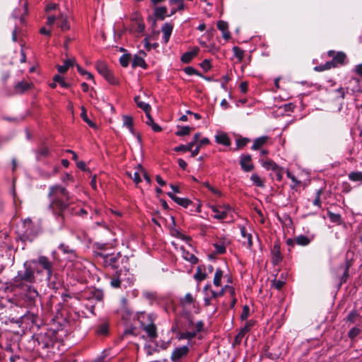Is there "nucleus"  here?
I'll return each instance as SVG.
<instances>
[{
	"instance_id": "obj_1",
	"label": "nucleus",
	"mask_w": 362,
	"mask_h": 362,
	"mask_svg": "<svg viewBox=\"0 0 362 362\" xmlns=\"http://www.w3.org/2000/svg\"><path fill=\"white\" fill-rule=\"evenodd\" d=\"M47 198L49 199V209L61 223L71 216L83 217L88 214L86 209H77L73 206L72 196L65 187L60 185L49 187Z\"/></svg>"
},
{
	"instance_id": "obj_2",
	"label": "nucleus",
	"mask_w": 362,
	"mask_h": 362,
	"mask_svg": "<svg viewBox=\"0 0 362 362\" xmlns=\"http://www.w3.org/2000/svg\"><path fill=\"white\" fill-rule=\"evenodd\" d=\"M79 296L81 300H87L88 302V303L86 305V308L91 314L95 315V305L97 303H103L105 296L103 290L95 286H90L81 291Z\"/></svg>"
},
{
	"instance_id": "obj_3",
	"label": "nucleus",
	"mask_w": 362,
	"mask_h": 362,
	"mask_svg": "<svg viewBox=\"0 0 362 362\" xmlns=\"http://www.w3.org/2000/svg\"><path fill=\"white\" fill-rule=\"evenodd\" d=\"M99 256L103 258V263L106 268H110L115 271L122 269L124 272H128L129 270V257L122 256L120 252L106 255L99 254Z\"/></svg>"
},
{
	"instance_id": "obj_4",
	"label": "nucleus",
	"mask_w": 362,
	"mask_h": 362,
	"mask_svg": "<svg viewBox=\"0 0 362 362\" xmlns=\"http://www.w3.org/2000/svg\"><path fill=\"white\" fill-rule=\"evenodd\" d=\"M201 136V133H196L192 141L189 142L187 145L181 144L178 146H176L173 148V151L175 152H191V157L194 158L198 155L200 151L201 147L204 145H207L210 144V141L208 138H203L199 140Z\"/></svg>"
},
{
	"instance_id": "obj_5",
	"label": "nucleus",
	"mask_w": 362,
	"mask_h": 362,
	"mask_svg": "<svg viewBox=\"0 0 362 362\" xmlns=\"http://www.w3.org/2000/svg\"><path fill=\"white\" fill-rule=\"evenodd\" d=\"M24 269L19 270L17 275L13 279L12 286L23 288L25 284H32L35 281V276L33 269L27 262L23 264Z\"/></svg>"
},
{
	"instance_id": "obj_6",
	"label": "nucleus",
	"mask_w": 362,
	"mask_h": 362,
	"mask_svg": "<svg viewBox=\"0 0 362 362\" xmlns=\"http://www.w3.org/2000/svg\"><path fill=\"white\" fill-rule=\"evenodd\" d=\"M22 230L18 233V240L22 243H32L37 235V231L34 223L30 218H26L23 222Z\"/></svg>"
},
{
	"instance_id": "obj_7",
	"label": "nucleus",
	"mask_w": 362,
	"mask_h": 362,
	"mask_svg": "<svg viewBox=\"0 0 362 362\" xmlns=\"http://www.w3.org/2000/svg\"><path fill=\"white\" fill-rule=\"evenodd\" d=\"M95 68L98 72L103 76L109 83L112 85H116L118 83L112 71L108 68L107 65L105 62L101 61L98 62L95 64Z\"/></svg>"
},
{
	"instance_id": "obj_8",
	"label": "nucleus",
	"mask_w": 362,
	"mask_h": 362,
	"mask_svg": "<svg viewBox=\"0 0 362 362\" xmlns=\"http://www.w3.org/2000/svg\"><path fill=\"white\" fill-rule=\"evenodd\" d=\"M144 313H141L137 316V320L140 322L141 328L145 331L148 335V337L151 339H154L158 337L157 334V327L155 324L151 322L149 324L144 323L141 318L144 317Z\"/></svg>"
},
{
	"instance_id": "obj_9",
	"label": "nucleus",
	"mask_w": 362,
	"mask_h": 362,
	"mask_svg": "<svg viewBox=\"0 0 362 362\" xmlns=\"http://www.w3.org/2000/svg\"><path fill=\"white\" fill-rule=\"evenodd\" d=\"M211 211L215 213L214 218L218 220H223L227 218L228 212L232 211V208L228 204H223L218 206H211Z\"/></svg>"
},
{
	"instance_id": "obj_10",
	"label": "nucleus",
	"mask_w": 362,
	"mask_h": 362,
	"mask_svg": "<svg viewBox=\"0 0 362 362\" xmlns=\"http://www.w3.org/2000/svg\"><path fill=\"white\" fill-rule=\"evenodd\" d=\"M168 9L167 7L163 6H156L153 9V17L149 16L148 18V21H152L153 26H156V21H164L166 17H168V14H167Z\"/></svg>"
},
{
	"instance_id": "obj_11",
	"label": "nucleus",
	"mask_w": 362,
	"mask_h": 362,
	"mask_svg": "<svg viewBox=\"0 0 362 362\" xmlns=\"http://www.w3.org/2000/svg\"><path fill=\"white\" fill-rule=\"evenodd\" d=\"M354 264V259H346V261L344 264H341L339 267V269H342L343 274L339 277L340 282L339 284V288L343 284L346 283L350 274H349V269L353 266Z\"/></svg>"
},
{
	"instance_id": "obj_12",
	"label": "nucleus",
	"mask_w": 362,
	"mask_h": 362,
	"mask_svg": "<svg viewBox=\"0 0 362 362\" xmlns=\"http://www.w3.org/2000/svg\"><path fill=\"white\" fill-rule=\"evenodd\" d=\"M241 170L245 173L251 172L255 166L252 163V156L248 153L242 154L239 161Z\"/></svg>"
},
{
	"instance_id": "obj_13",
	"label": "nucleus",
	"mask_w": 362,
	"mask_h": 362,
	"mask_svg": "<svg viewBox=\"0 0 362 362\" xmlns=\"http://www.w3.org/2000/svg\"><path fill=\"white\" fill-rule=\"evenodd\" d=\"M127 272H124L122 269L115 271L110 276V285L113 288H119L122 286V282L124 280L123 276H125Z\"/></svg>"
},
{
	"instance_id": "obj_14",
	"label": "nucleus",
	"mask_w": 362,
	"mask_h": 362,
	"mask_svg": "<svg viewBox=\"0 0 362 362\" xmlns=\"http://www.w3.org/2000/svg\"><path fill=\"white\" fill-rule=\"evenodd\" d=\"M97 336H107L110 333V324L107 320H100L94 327Z\"/></svg>"
},
{
	"instance_id": "obj_15",
	"label": "nucleus",
	"mask_w": 362,
	"mask_h": 362,
	"mask_svg": "<svg viewBox=\"0 0 362 362\" xmlns=\"http://www.w3.org/2000/svg\"><path fill=\"white\" fill-rule=\"evenodd\" d=\"M272 263L276 266L278 265L283 259V255L281 252L279 241H275L271 249Z\"/></svg>"
},
{
	"instance_id": "obj_16",
	"label": "nucleus",
	"mask_w": 362,
	"mask_h": 362,
	"mask_svg": "<svg viewBox=\"0 0 362 362\" xmlns=\"http://www.w3.org/2000/svg\"><path fill=\"white\" fill-rule=\"evenodd\" d=\"M23 322H30L32 325L40 327L42 323L41 317L32 311H27L22 317Z\"/></svg>"
},
{
	"instance_id": "obj_17",
	"label": "nucleus",
	"mask_w": 362,
	"mask_h": 362,
	"mask_svg": "<svg viewBox=\"0 0 362 362\" xmlns=\"http://www.w3.org/2000/svg\"><path fill=\"white\" fill-rule=\"evenodd\" d=\"M189 351L187 346L175 348L171 354L170 359L173 362H179L182 358L188 354Z\"/></svg>"
},
{
	"instance_id": "obj_18",
	"label": "nucleus",
	"mask_w": 362,
	"mask_h": 362,
	"mask_svg": "<svg viewBox=\"0 0 362 362\" xmlns=\"http://www.w3.org/2000/svg\"><path fill=\"white\" fill-rule=\"evenodd\" d=\"M37 341L39 345H41L42 349H49L54 346V341L52 338L45 334H39L37 337Z\"/></svg>"
},
{
	"instance_id": "obj_19",
	"label": "nucleus",
	"mask_w": 362,
	"mask_h": 362,
	"mask_svg": "<svg viewBox=\"0 0 362 362\" xmlns=\"http://www.w3.org/2000/svg\"><path fill=\"white\" fill-rule=\"evenodd\" d=\"M346 59V54L343 52L339 51L337 52L336 55L329 62L332 68H336L339 66L344 65Z\"/></svg>"
},
{
	"instance_id": "obj_20",
	"label": "nucleus",
	"mask_w": 362,
	"mask_h": 362,
	"mask_svg": "<svg viewBox=\"0 0 362 362\" xmlns=\"http://www.w3.org/2000/svg\"><path fill=\"white\" fill-rule=\"evenodd\" d=\"M168 3L170 6L177 5L175 7H173L170 10V14H168V17H170L175 15L177 12H181L185 10V5L184 3V0H168Z\"/></svg>"
},
{
	"instance_id": "obj_21",
	"label": "nucleus",
	"mask_w": 362,
	"mask_h": 362,
	"mask_svg": "<svg viewBox=\"0 0 362 362\" xmlns=\"http://www.w3.org/2000/svg\"><path fill=\"white\" fill-rule=\"evenodd\" d=\"M167 195L170 199H172V200H173L176 204L184 208H187L190 204H192L193 203L190 199L187 198L178 197L174 193L170 192H168Z\"/></svg>"
},
{
	"instance_id": "obj_22",
	"label": "nucleus",
	"mask_w": 362,
	"mask_h": 362,
	"mask_svg": "<svg viewBox=\"0 0 362 362\" xmlns=\"http://www.w3.org/2000/svg\"><path fill=\"white\" fill-rule=\"evenodd\" d=\"M38 297V292L31 286L28 287L26 293L25 294V300L28 302L29 305L35 304L37 298Z\"/></svg>"
},
{
	"instance_id": "obj_23",
	"label": "nucleus",
	"mask_w": 362,
	"mask_h": 362,
	"mask_svg": "<svg viewBox=\"0 0 362 362\" xmlns=\"http://www.w3.org/2000/svg\"><path fill=\"white\" fill-rule=\"evenodd\" d=\"M33 262L39 264L46 272H50V269L54 267L53 262H51L47 257L44 255L39 256L36 262L33 261Z\"/></svg>"
},
{
	"instance_id": "obj_24",
	"label": "nucleus",
	"mask_w": 362,
	"mask_h": 362,
	"mask_svg": "<svg viewBox=\"0 0 362 362\" xmlns=\"http://www.w3.org/2000/svg\"><path fill=\"white\" fill-rule=\"evenodd\" d=\"M264 356L272 360H276L281 356V352L274 349H271V346L267 344L264 348Z\"/></svg>"
},
{
	"instance_id": "obj_25",
	"label": "nucleus",
	"mask_w": 362,
	"mask_h": 362,
	"mask_svg": "<svg viewBox=\"0 0 362 362\" xmlns=\"http://www.w3.org/2000/svg\"><path fill=\"white\" fill-rule=\"evenodd\" d=\"M199 51V48L198 47H194L192 51L185 52L180 60L184 64H189L195 57Z\"/></svg>"
},
{
	"instance_id": "obj_26",
	"label": "nucleus",
	"mask_w": 362,
	"mask_h": 362,
	"mask_svg": "<svg viewBox=\"0 0 362 362\" xmlns=\"http://www.w3.org/2000/svg\"><path fill=\"white\" fill-rule=\"evenodd\" d=\"M37 160H41L42 158H47L49 154V148L48 146L42 144L35 151Z\"/></svg>"
},
{
	"instance_id": "obj_27",
	"label": "nucleus",
	"mask_w": 362,
	"mask_h": 362,
	"mask_svg": "<svg viewBox=\"0 0 362 362\" xmlns=\"http://www.w3.org/2000/svg\"><path fill=\"white\" fill-rule=\"evenodd\" d=\"M215 141L217 144L225 146L231 145V140L228 135L225 132H220L215 136Z\"/></svg>"
},
{
	"instance_id": "obj_28",
	"label": "nucleus",
	"mask_w": 362,
	"mask_h": 362,
	"mask_svg": "<svg viewBox=\"0 0 362 362\" xmlns=\"http://www.w3.org/2000/svg\"><path fill=\"white\" fill-rule=\"evenodd\" d=\"M226 291H229L231 296H234L235 294V288L233 286L226 285L221 289L220 291L216 292L214 290H211V298H216L224 295Z\"/></svg>"
},
{
	"instance_id": "obj_29",
	"label": "nucleus",
	"mask_w": 362,
	"mask_h": 362,
	"mask_svg": "<svg viewBox=\"0 0 362 362\" xmlns=\"http://www.w3.org/2000/svg\"><path fill=\"white\" fill-rule=\"evenodd\" d=\"M185 321L181 324L180 329L185 331H193L194 330V324L193 322L192 317L187 314L184 317Z\"/></svg>"
},
{
	"instance_id": "obj_30",
	"label": "nucleus",
	"mask_w": 362,
	"mask_h": 362,
	"mask_svg": "<svg viewBox=\"0 0 362 362\" xmlns=\"http://www.w3.org/2000/svg\"><path fill=\"white\" fill-rule=\"evenodd\" d=\"M173 30V24L165 23L162 27L163 38L165 43H168Z\"/></svg>"
},
{
	"instance_id": "obj_31",
	"label": "nucleus",
	"mask_w": 362,
	"mask_h": 362,
	"mask_svg": "<svg viewBox=\"0 0 362 362\" xmlns=\"http://www.w3.org/2000/svg\"><path fill=\"white\" fill-rule=\"evenodd\" d=\"M334 93H335L334 99L339 105V110L340 111L342 109V106H343L342 101L344 99L345 95H346L345 89L343 87H340L338 89H336L334 90Z\"/></svg>"
},
{
	"instance_id": "obj_32",
	"label": "nucleus",
	"mask_w": 362,
	"mask_h": 362,
	"mask_svg": "<svg viewBox=\"0 0 362 362\" xmlns=\"http://www.w3.org/2000/svg\"><path fill=\"white\" fill-rule=\"evenodd\" d=\"M217 28L218 30H220L221 31H222L223 33V37L228 40L230 38V32L228 30V23L224 21H218L217 22Z\"/></svg>"
},
{
	"instance_id": "obj_33",
	"label": "nucleus",
	"mask_w": 362,
	"mask_h": 362,
	"mask_svg": "<svg viewBox=\"0 0 362 362\" xmlns=\"http://www.w3.org/2000/svg\"><path fill=\"white\" fill-rule=\"evenodd\" d=\"M137 66H140L144 69H147L148 65L146 63L143 57L134 55L132 62V67L135 69Z\"/></svg>"
},
{
	"instance_id": "obj_34",
	"label": "nucleus",
	"mask_w": 362,
	"mask_h": 362,
	"mask_svg": "<svg viewBox=\"0 0 362 362\" xmlns=\"http://www.w3.org/2000/svg\"><path fill=\"white\" fill-rule=\"evenodd\" d=\"M269 140L267 136H262L255 139L253 144L251 147L252 150H259Z\"/></svg>"
},
{
	"instance_id": "obj_35",
	"label": "nucleus",
	"mask_w": 362,
	"mask_h": 362,
	"mask_svg": "<svg viewBox=\"0 0 362 362\" xmlns=\"http://www.w3.org/2000/svg\"><path fill=\"white\" fill-rule=\"evenodd\" d=\"M134 100L136 105L145 112L146 115L151 113V107L148 103H146L140 100V97L139 95L135 96Z\"/></svg>"
},
{
	"instance_id": "obj_36",
	"label": "nucleus",
	"mask_w": 362,
	"mask_h": 362,
	"mask_svg": "<svg viewBox=\"0 0 362 362\" xmlns=\"http://www.w3.org/2000/svg\"><path fill=\"white\" fill-rule=\"evenodd\" d=\"M30 88V84L28 82L24 81H19L14 86L15 91L17 93H23L24 92L29 90Z\"/></svg>"
},
{
	"instance_id": "obj_37",
	"label": "nucleus",
	"mask_w": 362,
	"mask_h": 362,
	"mask_svg": "<svg viewBox=\"0 0 362 362\" xmlns=\"http://www.w3.org/2000/svg\"><path fill=\"white\" fill-rule=\"evenodd\" d=\"M259 162L260 163L261 165L267 170H274L278 166V165L271 159H259Z\"/></svg>"
},
{
	"instance_id": "obj_38",
	"label": "nucleus",
	"mask_w": 362,
	"mask_h": 362,
	"mask_svg": "<svg viewBox=\"0 0 362 362\" xmlns=\"http://www.w3.org/2000/svg\"><path fill=\"white\" fill-rule=\"evenodd\" d=\"M170 233L173 236L177 238H179L182 240H184L187 243L189 242L192 240V238L191 237L189 236H187L185 234H182L179 230H177V228H170Z\"/></svg>"
},
{
	"instance_id": "obj_39",
	"label": "nucleus",
	"mask_w": 362,
	"mask_h": 362,
	"mask_svg": "<svg viewBox=\"0 0 362 362\" xmlns=\"http://www.w3.org/2000/svg\"><path fill=\"white\" fill-rule=\"evenodd\" d=\"M47 272V281L48 282V285L50 288H57L56 286L55 279L57 278V274H54V267L50 269V272Z\"/></svg>"
},
{
	"instance_id": "obj_40",
	"label": "nucleus",
	"mask_w": 362,
	"mask_h": 362,
	"mask_svg": "<svg viewBox=\"0 0 362 362\" xmlns=\"http://www.w3.org/2000/svg\"><path fill=\"white\" fill-rule=\"evenodd\" d=\"M177 128L178 131H177L175 134L177 136H184L186 135H189L190 132L194 129L193 127L189 126H180L177 125Z\"/></svg>"
},
{
	"instance_id": "obj_41",
	"label": "nucleus",
	"mask_w": 362,
	"mask_h": 362,
	"mask_svg": "<svg viewBox=\"0 0 362 362\" xmlns=\"http://www.w3.org/2000/svg\"><path fill=\"white\" fill-rule=\"evenodd\" d=\"M146 116L147 117V121L146 122L147 125L151 126L152 129L156 132H160L162 131V128L154 122L151 113L146 115Z\"/></svg>"
},
{
	"instance_id": "obj_42",
	"label": "nucleus",
	"mask_w": 362,
	"mask_h": 362,
	"mask_svg": "<svg viewBox=\"0 0 362 362\" xmlns=\"http://www.w3.org/2000/svg\"><path fill=\"white\" fill-rule=\"evenodd\" d=\"M74 59H67V60H65L64 62V64L63 65H58L57 66V71L60 73V74H64L66 73L69 68L70 66H72L74 65Z\"/></svg>"
},
{
	"instance_id": "obj_43",
	"label": "nucleus",
	"mask_w": 362,
	"mask_h": 362,
	"mask_svg": "<svg viewBox=\"0 0 362 362\" xmlns=\"http://www.w3.org/2000/svg\"><path fill=\"white\" fill-rule=\"evenodd\" d=\"M327 216L332 223H334L337 225H340L343 222L339 214H334L330 211H327Z\"/></svg>"
},
{
	"instance_id": "obj_44",
	"label": "nucleus",
	"mask_w": 362,
	"mask_h": 362,
	"mask_svg": "<svg viewBox=\"0 0 362 362\" xmlns=\"http://www.w3.org/2000/svg\"><path fill=\"white\" fill-rule=\"evenodd\" d=\"M349 179L352 182H358L360 185L362 184V172L361 171H353L351 172L349 175Z\"/></svg>"
},
{
	"instance_id": "obj_45",
	"label": "nucleus",
	"mask_w": 362,
	"mask_h": 362,
	"mask_svg": "<svg viewBox=\"0 0 362 362\" xmlns=\"http://www.w3.org/2000/svg\"><path fill=\"white\" fill-rule=\"evenodd\" d=\"M196 337L195 332L193 331L180 330L179 332V339H189L191 340Z\"/></svg>"
},
{
	"instance_id": "obj_46",
	"label": "nucleus",
	"mask_w": 362,
	"mask_h": 362,
	"mask_svg": "<svg viewBox=\"0 0 362 362\" xmlns=\"http://www.w3.org/2000/svg\"><path fill=\"white\" fill-rule=\"evenodd\" d=\"M295 243L300 246H306L310 244V240L308 238V237L300 235L294 238Z\"/></svg>"
},
{
	"instance_id": "obj_47",
	"label": "nucleus",
	"mask_w": 362,
	"mask_h": 362,
	"mask_svg": "<svg viewBox=\"0 0 362 362\" xmlns=\"http://www.w3.org/2000/svg\"><path fill=\"white\" fill-rule=\"evenodd\" d=\"M235 142L237 147L234 151H238L243 148L249 142H250V139L246 137H240L235 140Z\"/></svg>"
},
{
	"instance_id": "obj_48",
	"label": "nucleus",
	"mask_w": 362,
	"mask_h": 362,
	"mask_svg": "<svg viewBox=\"0 0 362 362\" xmlns=\"http://www.w3.org/2000/svg\"><path fill=\"white\" fill-rule=\"evenodd\" d=\"M81 118L83 119V120L87 123L88 124L89 127H92V128H96V124L92 122L90 119H89L88 115H87V112H86V109L82 106L81 107Z\"/></svg>"
},
{
	"instance_id": "obj_49",
	"label": "nucleus",
	"mask_w": 362,
	"mask_h": 362,
	"mask_svg": "<svg viewBox=\"0 0 362 362\" xmlns=\"http://www.w3.org/2000/svg\"><path fill=\"white\" fill-rule=\"evenodd\" d=\"M246 334L247 333H245V332L240 329L238 333L235 337L234 341L232 344V346L235 348L237 346L240 345L242 342L243 339Z\"/></svg>"
},
{
	"instance_id": "obj_50",
	"label": "nucleus",
	"mask_w": 362,
	"mask_h": 362,
	"mask_svg": "<svg viewBox=\"0 0 362 362\" xmlns=\"http://www.w3.org/2000/svg\"><path fill=\"white\" fill-rule=\"evenodd\" d=\"M223 272L221 268H218L216 270L214 278V286L218 287L221 286V279L223 277Z\"/></svg>"
},
{
	"instance_id": "obj_51",
	"label": "nucleus",
	"mask_w": 362,
	"mask_h": 362,
	"mask_svg": "<svg viewBox=\"0 0 362 362\" xmlns=\"http://www.w3.org/2000/svg\"><path fill=\"white\" fill-rule=\"evenodd\" d=\"M362 332V329L358 327H352L348 332L347 336L351 340H354L355 338Z\"/></svg>"
},
{
	"instance_id": "obj_52",
	"label": "nucleus",
	"mask_w": 362,
	"mask_h": 362,
	"mask_svg": "<svg viewBox=\"0 0 362 362\" xmlns=\"http://www.w3.org/2000/svg\"><path fill=\"white\" fill-rule=\"evenodd\" d=\"M250 180L252 182L254 185H255L257 187H264V182L260 178V177L257 174H256V173H254V174H252L251 175Z\"/></svg>"
},
{
	"instance_id": "obj_53",
	"label": "nucleus",
	"mask_w": 362,
	"mask_h": 362,
	"mask_svg": "<svg viewBox=\"0 0 362 362\" xmlns=\"http://www.w3.org/2000/svg\"><path fill=\"white\" fill-rule=\"evenodd\" d=\"M132 58L131 54H122L119 58V63L122 67H127Z\"/></svg>"
},
{
	"instance_id": "obj_54",
	"label": "nucleus",
	"mask_w": 362,
	"mask_h": 362,
	"mask_svg": "<svg viewBox=\"0 0 362 362\" xmlns=\"http://www.w3.org/2000/svg\"><path fill=\"white\" fill-rule=\"evenodd\" d=\"M53 81L54 82H57L63 88H68L70 87V84L66 83L64 80V78L59 74H56L54 76Z\"/></svg>"
},
{
	"instance_id": "obj_55",
	"label": "nucleus",
	"mask_w": 362,
	"mask_h": 362,
	"mask_svg": "<svg viewBox=\"0 0 362 362\" xmlns=\"http://www.w3.org/2000/svg\"><path fill=\"white\" fill-rule=\"evenodd\" d=\"M359 317V313L356 310L351 311L346 317V322L355 323L357 318Z\"/></svg>"
},
{
	"instance_id": "obj_56",
	"label": "nucleus",
	"mask_w": 362,
	"mask_h": 362,
	"mask_svg": "<svg viewBox=\"0 0 362 362\" xmlns=\"http://www.w3.org/2000/svg\"><path fill=\"white\" fill-rule=\"evenodd\" d=\"M194 278L198 281H202L206 278V273L202 272V268L199 266L197 269V272L194 276Z\"/></svg>"
},
{
	"instance_id": "obj_57",
	"label": "nucleus",
	"mask_w": 362,
	"mask_h": 362,
	"mask_svg": "<svg viewBox=\"0 0 362 362\" xmlns=\"http://www.w3.org/2000/svg\"><path fill=\"white\" fill-rule=\"evenodd\" d=\"M233 52L234 54V56L240 61L241 62L244 57L245 52L244 50L241 49L240 47L235 46L233 47Z\"/></svg>"
},
{
	"instance_id": "obj_58",
	"label": "nucleus",
	"mask_w": 362,
	"mask_h": 362,
	"mask_svg": "<svg viewBox=\"0 0 362 362\" xmlns=\"http://www.w3.org/2000/svg\"><path fill=\"white\" fill-rule=\"evenodd\" d=\"M194 299L191 293H187L184 298L180 300V303L184 306L185 305H190L194 302Z\"/></svg>"
},
{
	"instance_id": "obj_59",
	"label": "nucleus",
	"mask_w": 362,
	"mask_h": 362,
	"mask_svg": "<svg viewBox=\"0 0 362 362\" xmlns=\"http://www.w3.org/2000/svg\"><path fill=\"white\" fill-rule=\"evenodd\" d=\"M122 121H123V125L127 127H132V126H134V119L132 116L123 115Z\"/></svg>"
},
{
	"instance_id": "obj_60",
	"label": "nucleus",
	"mask_w": 362,
	"mask_h": 362,
	"mask_svg": "<svg viewBox=\"0 0 362 362\" xmlns=\"http://www.w3.org/2000/svg\"><path fill=\"white\" fill-rule=\"evenodd\" d=\"M332 66L330 64V62H327L325 64H320L319 66H316L314 67V70L315 71H324L325 70H329L330 69H332Z\"/></svg>"
},
{
	"instance_id": "obj_61",
	"label": "nucleus",
	"mask_w": 362,
	"mask_h": 362,
	"mask_svg": "<svg viewBox=\"0 0 362 362\" xmlns=\"http://www.w3.org/2000/svg\"><path fill=\"white\" fill-rule=\"evenodd\" d=\"M184 71L189 76L197 75L199 76H202V74L192 66L185 67L184 69Z\"/></svg>"
},
{
	"instance_id": "obj_62",
	"label": "nucleus",
	"mask_w": 362,
	"mask_h": 362,
	"mask_svg": "<svg viewBox=\"0 0 362 362\" xmlns=\"http://www.w3.org/2000/svg\"><path fill=\"white\" fill-rule=\"evenodd\" d=\"M76 69H77V71L83 76H86V78L87 79H89V80H93L94 77H93V75L84 70L80 65L77 64L76 65Z\"/></svg>"
},
{
	"instance_id": "obj_63",
	"label": "nucleus",
	"mask_w": 362,
	"mask_h": 362,
	"mask_svg": "<svg viewBox=\"0 0 362 362\" xmlns=\"http://www.w3.org/2000/svg\"><path fill=\"white\" fill-rule=\"evenodd\" d=\"M273 171L275 173L276 180L279 182L281 181L284 173V168L278 165Z\"/></svg>"
},
{
	"instance_id": "obj_64",
	"label": "nucleus",
	"mask_w": 362,
	"mask_h": 362,
	"mask_svg": "<svg viewBox=\"0 0 362 362\" xmlns=\"http://www.w3.org/2000/svg\"><path fill=\"white\" fill-rule=\"evenodd\" d=\"M286 282L284 281L274 279L272 281V286L274 287L278 291H280L284 286Z\"/></svg>"
}]
</instances>
